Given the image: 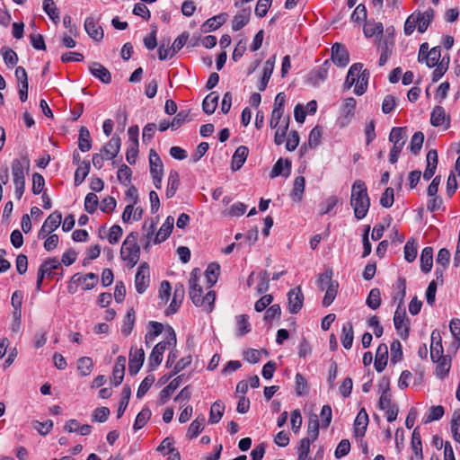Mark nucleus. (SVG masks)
<instances>
[{"instance_id": "obj_1", "label": "nucleus", "mask_w": 460, "mask_h": 460, "mask_svg": "<svg viewBox=\"0 0 460 460\" xmlns=\"http://www.w3.org/2000/svg\"><path fill=\"white\" fill-rule=\"evenodd\" d=\"M350 206L358 220L363 219L370 208V198L366 183L362 180H356L351 187Z\"/></svg>"}, {"instance_id": "obj_2", "label": "nucleus", "mask_w": 460, "mask_h": 460, "mask_svg": "<svg viewBox=\"0 0 460 460\" xmlns=\"http://www.w3.org/2000/svg\"><path fill=\"white\" fill-rule=\"evenodd\" d=\"M150 283V270L147 262H142L135 276V287L138 294H143Z\"/></svg>"}, {"instance_id": "obj_3", "label": "nucleus", "mask_w": 460, "mask_h": 460, "mask_svg": "<svg viewBox=\"0 0 460 460\" xmlns=\"http://www.w3.org/2000/svg\"><path fill=\"white\" fill-rule=\"evenodd\" d=\"M61 221L62 213L58 210H55L45 220L44 224L39 231L38 237L40 239H45L49 234H51L60 226Z\"/></svg>"}, {"instance_id": "obj_4", "label": "nucleus", "mask_w": 460, "mask_h": 460, "mask_svg": "<svg viewBox=\"0 0 460 460\" xmlns=\"http://www.w3.org/2000/svg\"><path fill=\"white\" fill-rule=\"evenodd\" d=\"M304 294L301 287L297 286L290 289L288 293V308L290 314H297L303 307L304 305Z\"/></svg>"}, {"instance_id": "obj_5", "label": "nucleus", "mask_w": 460, "mask_h": 460, "mask_svg": "<svg viewBox=\"0 0 460 460\" xmlns=\"http://www.w3.org/2000/svg\"><path fill=\"white\" fill-rule=\"evenodd\" d=\"M30 159L27 155L22 156L20 159H14L12 162V174L13 182L25 181L24 170H30Z\"/></svg>"}, {"instance_id": "obj_6", "label": "nucleus", "mask_w": 460, "mask_h": 460, "mask_svg": "<svg viewBox=\"0 0 460 460\" xmlns=\"http://www.w3.org/2000/svg\"><path fill=\"white\" fill-rule=\"evenodd\" d=\"M394 327L399 332V335L402 340H406L410 334L409 319L407 318L405 309L400 311L398 305L394 316Z\"/></svg>"}, {"instance_id": "obj_7", "label": "nucleus", "mask_w": 460, "mask_h": 460, "mask_svg": "<svg viewBox=\"0 0 460 460\" xmlns=\"http://www.w3.org/2000/svg\"><path fill=\"white\" fill-rule=\"evenodd\" d=\"M198 271V269H194L190 273V278L189 279L190 283V297L192 301V303L196 306H202L204 305V299H201L203 297L202 293L203 289L198 284V277L196 272Z\"/></svg>"}, {"instance_id": "obj_8", "label": "nucleus", "mask_w": 460, "mask_h": 460, "mask_svg": "<svg viewBox=\"0 0 460 460\" xmlns=\"http://www.w3.org/2000/svg\"><path fill=\"white\" fill-rule=\"evenodd\" d=\"M331 58L338 66L344 67L349 62V54L343 44L336 42L332 47Z\"/></svg>"}, {"instance_id": "obj_9", "label": "nucleus", "mask_w": 460, "mask_h": 460, "mask_svg": "<svg viewBox=\"0 0 460 460\" xmlns=\"http://www.w3.org/2000/svg\"><path fill=\"white\" fill-rule=\"evenodd\" d=\"M145 360V351L143 349H137L134 352L129 353L128 372L134 376L141 369Z\"/></svg>"}, {"instance_id": "obj_10", "label": "nucleus", "mask_w": 460, "mask_h": 460, "mask_svg": "<svg viewBox=\"0 0 460 460\" xmlns=\"http://www.w3.org/2000/svg\"><path fill=\"white\" fill-rule=\"evenodd\" d=\"M184 294H185L184 286L180 283L176 284L175 288H174L172 300L170 305L165 310L166 315L173 314L178 311V309L184 298Z\"/></svg>"}, {"instance_id": "obj_11", "label": "nucleus", "mask_w": 460, "mask_h": 460, "mask_svg": "<svg viewBox=\"0 0 460 460\" xmlns=\"http://www.w3.org/2000/svg\"><path fill=\"white\" fill-rule=\"evenodd\" d=\"M368 421H369V420H368V415L367 413V411L365 410V408H362L358 411V413L354 420L353 432L356 437H364L365 436L367 428L368 425Z\"/></svg>"}, {"instance_id": "obj_12", "label": "nucleus", "mask_w": 460, "mask_h": 460, "mask_svg": "<svg viewBox=\"0 0 460 460\" xmlns=\"http://www.w3.org/2000/svg\"><path fill=\"white\" fill-rule=\"evenodd\" d=\"M120 255L121 259L123 261H128L130 265V268H133L139 261L140 247L139 245H126V249H124V243H122Z\"/></svg>"}, {"instance_id": "obj_13", "label": "nucleus", "mask_w": 460, "mask_h": 460, "mask_svg": "<svg viewBox=\"0 0 460 460\" xmlns=\"http://www.w3.org/2000/svg\"><path fill=\"white\" fill-rule=\"evenodd\" d=\"M89 71L94 77L98 78L103 84H110L111 82V75L110 71L101 63L92 62L89 65Z\"/></svg>"}, {"instance_id": "obj_14", "label": "nucleus", "mask_w": 460, "mask_h": 460, "mask_svg": "<svg viewBox=\"0 0 460 460\" xmlns=\"http://www.w3.org/2000/svg\"><path fill=\"white\" fill-rule=\"evenodd\" d=\"M426 161L427 167L424 171L423 178L426 181H429L434 176L438 163V152L436 149H430L428 152Z\"/></svg>"}, {"instance_id": "obj_15", "label": "nucleus", "mask_w": 460, "mask_h": 460, "mask_svg": "<svg viewBox=\"0 0 460 460\" xmlns=\"http://www.w3.org/2000/svg\"><path fill=\"white\" fill-rule=\"evenodd\" d=\"M394 46V41L393 38L386 37L384 40H379L378 47L381 49V55L378 64L380 66L387 62L389 57L392 55Z\"/></svg>"}, {"instance_id": "obj_16", "label": "nucleus", "mask_w": 460, "mask_h": 460, "mask_svg": "<svg viewBox=\"0 0 460 460\" xmlns=\"http://www.w3.org/2000/svg\"><path fill=\"white\" fill-rule=\"evenodd\" d=\"M165 334H166V340L158 342L155 347L154 349L158 351L160 354H164V350L167 347L176 346L177 338L174 329L171 325H167L165 328Z\"/></svg>"}, {"instance_id": "obj_17", "label": "nucleus", "mask_w": 460, "mask_h": 460, "mask_svg": "<svg viewBox=\"0 0 460 460\" xmlns=\"http://www.w3.org/2000/svg\"><path fill=\"white\" fill-rule=\"evenodd\" d=\"M388 360V348L386 344L382 343L377 347L374 362L375 369L382 372L385 368Z\"/></svg>"}, {"instance_id": "obj_18", "label": "nucleus", "mask_w": 460, "mask_h": 460, "mask_svg": "<svg viewBox=\"0 0 460 460\" xmlns=\"http://www.w3.org/2000/svg\"><path fill=\"white\" fill-rule=\"evenodd\" d=\"M126 368V358L124 356H119L116 358L115 366L112 371V384L115 386L119 385L124 378Z\"/></svg>"}, {"instance_id": "obj_19", "label": "nucleus", "mask_w": 460, "mask_h": 460, "mask_svg": "<svg viewBox=\"0 0 460 460\" xmlns=\"http://www.w3.org/2000/svg\"><path fill=\"white\" fill-rule=\"evenodd\" d=\"M183 375L178 376L172 379L168 385H166L159 394V403L165 404L173 392L180 386L182 381Z\"/></svg>"}, {"instance_id": "obj_20", "label": "nucleus", "mask_w": 460, "mask_h": 460, "mask_svg": "<svg viewBox=\"0 0 460 460\" xmlns=\"http://www.w3.org/2000/svg\"><path fill=\"white\" fill-rule=\"evenodd\" d=\"M249 149L245 146H240L239 147L236 148L233 155L231 163V168L234 172L238 171L242 168V166L243 165L247 159Z\"/></svg>"}, {"instance_id": "obj_21", "label": "nucleus", "mask_w": 460, "mask_h": 460, "mask_svg": "<svg viewBox=\"0 0 460 460\" xmlns=\"http://www.w3.org/2000/svg\"><path fill=\"white\" fill-rule=\"evenodd\" d=\"M121 139L118 135H113L111 140L102 148V152L106 155V159H113L119 152Z\"/></svg>"}, {"instance_id": "obj_22", "label": "nucleus", "mask_w": 460, "mask_h": 460, "mask_svg": "<svg viewBox=\"0 0 460 460\" xmlns=\"http://www.w3.org/2000/svg\"><path fill=\"white\" fill-rule=\"evenodd\" d=\"M174 218L172 216H168L164 223L160 227L159 231L154 238L155 243H160L165 241L171 234L173 229Z\"/></svg>"}, {"instance_id": "obj_23", "label": "nucleus", "mask_w": 460, "mask_h": 460, "mask_svg": "<svg viewBox=\"0 0 460 460\" xmlns=\"http://www.w3.org/2000/svg\"><path fill=\"white\" fill-rule=\"evenodd\" d=\"M442 339L438 330H434L431 332V343H430V358L431 360H438V357L443 355Z\"/></svg>"}, {"instance_id": "obj_24", "label": "nucleus", "mask_w": 460, "mask_h": 460, "mask_svg": "<svg viewBox=\"0 0 460 460\" xmlns=\"http://www.w3.org/2000/svg\"><path fill=\"white\" fill-rule=\"evenodd\" d=\"M291 171V161L289 159L279 158L273 165L270 172V178H275L279 175L285 177L289 176Z\"/></svg>"}, {"instance_id": "obj_25", "label": "nucleus", "mask_w": 460, "mask_h": 460, "mask_svg": "<svg viewBox=\"0 0 460 460\" xmlns=\"http://www.w3.org/2000/svg\"><path fill=\"white\" fill-rule=\"evenodd\" d=\"M84 29L87 34L94 40L100 41L103 38V30L97 25L93 17H88L84 22Z\"/></svg>"}, {"instance_id": "obj_26", "label": "nucleus", "mask_w": 460, "mask_h": 460, "mask_svg": "<svg viewBox=\"0 0 460 460\" xmlns=\"http://www.w3.org/2000/svg\"><path fill=\"white\" fill-rule=\"evenodd\" d=\"M434 363H437L436 366V375L440 377L441 379L445 378L451 367V358L448 355H442L441 357H438V360L434 358L432 360Z\"/></svg>"}, {"instance_id": "obj_27", "label": "nucleus", "mask_w": 460, "mask_h": 460, "mask_svg": "<svg viewBox=\"0 0 460 460\" xmlns=\"http://www.w3.org/2000/svg\"><path fill=\"white\" fill-rule=\"evenodd\" d=\"M415 14L418 16V31L420 33H423L428 29L429 25L433 20L434 17V10L432 8H429L424 13H421L420 11L414 12Z\"/></svg>"}, {"instance_id": "obj_28", "label": "nucleus", "mask_w": 460, "mask_h": 460, "mask_svg": "<svg viewBox=\"0 0 460 460\" xmlns=\"http://www.w3.org/2000/svg\"><path fill=\"white\" fill-rule=\"evenodd\" d=\"M226 13H219L208 19L202 25V32L215 31L222 26L226 22Z\"/></svg>"}, {"instance_id": "obj_29", "label": "nucleus", "mask_w": 460, "mask_h": 460, "mask_svg": "<svg viewBox=\"0 0 460 460\" xmlns=\"http://www.w3.org/2000/svg\"><path fill=\"white\" fill-rule=\"evenodd\" d=\"M420 269L424 273H429L433 266V248L430 246L425 247L420 258Z\"/></svg>"}, {"instance_id": "obj_30", "label": "nucleus", "mask_w": 460, "mask_h": 460, "mask_svg": "<svg viewBox=\"0 0 460 460\" xmlns=\"http://www.w3.org/2000/svg\"><path fill=\"white\" fill-rule=\"evenodd\" d=\"M447 120V127L449 126V117H447L445 109L442 106H435L430 114V123L434 127H439L445 124Z\"/></svg>"}, {"instance_id": "obj_31", "label": "nucleus", "mask_w": 460, "mask_h": 460, "mask_svg": "<svg viewBox=\"0 0 460 460\" xmlns=\"http://www.w3.org/2000/svg\"><path fill=\"white\" fill-rule=\"evenodd\" d=\"M149 166L151 175L164 174L162 159L155 149H151L149 152Z\"/></svg>"}, {"instance_id": "obj_32", "label": "nucleus", "mask_w": 460, "mask_h": 460, "mask_svg": "<svg viewBox=\"0 0 460 460\" xmlns=\"http://www.w3.org/2000/svg\"><path fill=\"white\" fill-rule=\"evenodd\" d=\"M305 186V179L304 176H297L295 178L293 189L290 193V197L294 201L300 202L303 199Z\"/></svg>"}, {"instance_id": "obj_33", "label": "nucleus", "mask_w": 460, "mask_h": 460, "mask_svg": "<svg viewBox=\"0 0 460 460\" xmlns=\"http://www.w3.org/2000/svg\"><path fill=\"white\" fill-rule=\"evenodd\" d=\"M251 12L249 9H243L235 14L232 20V29L234 31L241 30L250 21Z\"/></svg>"}, {"instance_id": "obj_34", "label": "nucleus", "mask_w": 460, "mask_h": 460, "mask_svg": "<svg viewBox=\"0 0 460 460\" xmlns=\"http://www.w3.org/2000/svg\"><path fill=\"white\" fill-rule=\"evenodd\" d=\"M219 95L216 92H211L208 93L202 102V110L206 114L211 115L215 112L217 103H218Z\"/></svg>"}, {"instance_id": "obj_35", "label": "nucleus", "mask_w": 460, "mask_h": 460, "mask_svg": "<svg viewBox=\"0 0 460 460\" xmlns=\"http://www.w3.org/2000/svg\"><path fill=\"white\" fill-rule=\"evenodd\" d=\"M91 169V163L88 160L82 161L81 164L76 168L75 172V185L79 186L88 176Z\"/></svg>"}, {"instance_id": "obj_36", "label": "nucleus", "mask_w": 460, "mask_h": 460, "mask_svg": "<svg viewBox=\"0 0 460 460\" xmlns=\"http://www.w3.org/2000/svg\"><path fill=\"white\" fill-rule=\"evenodd\" d=\"M357 102L355 98L349 97L344 100L343 111L345 112L344 119L340 121L341 127H344L354 116V110L356 108Z\"/></svg>"}, {"instance_id": "obj_37", "label": "nucleus", "mask_w": 460, "mask_h": 460, "mask_svg": "<svg viewBox=\"0 0 460 460\" xmlns=\"http://www.w3.org/2000/svg\"><path fill=\"white\" fill-rule=\"evenodd\" d=\"M78 148L82 152H87L92 148V139L89 130L83 126L79 129Z\"/></svg>"}, {"instance_id": "obj_38", "label": "nucleus", "mask_w": 460, "mask_h": 460, "mask_svg": "<svg viewBox=\"0 0 460 460\" xmlns=\"http://www.w3.org/2000/svg\"><path fill=\"white\" fill-rule=\"evenodd\" d=\"M354 339V331H353V325L350 322L347 323L342 327V333L341 337V341L342 343V346L346 349H349L352 347Z\"/></svg>"}, {"instance_id": "obj_39", "label": "nucleus", "mask_w": 460, "mask_h": 460, "mask_svg": "<svg viewBox=\"0 0 460 460\" xmlns=\"http://www.w3.org/2000/svg\"><path fill=\"white\" fill-rule=\"evenodd\" d=\"M411 449L413 453L415 454L416 457H418L420 460L423 459V453H422V443H421V437L420 432V428L416 427L413 429L412 436H411Z\"/></svg>"}, {"instance_id": "obj_40", "label": "nucleus", "mask_w": 460, "mask_h": 460, "mask_svg": "<svg viewBox=\"0 0 460 460\" xmlns=\"http://www.w3.org/2000/svg\"><path fill=\"white\" fill-rule=\"evenodd\" d=\"M224 411H225V404L222 402V401H220V400L216 401L211 405L208 421L211 424H216V423L219 422V420H221V418L224 414Z\"/></svg>"}, {"instance_id": "obj_41", "label": "nucleus", "mask_w": 460, "mask_h": 460, "mask_svg": "<svg viewBox=\"0 0 460 460\" xmlns=\"http://www.w3.org/2000/svg\"><path fill=\"white\" fill-rule=\"evenodd\" d=\"M205 417H197L190 425L187 432V438L190 439L195 438L202 432L204 429Z\"/></svg>"}, {"instance_id": "obj_42", "label": "nucleus", "mask_w": 460, "mask_h": 460, "mask_svg": "<svg viewBox=\"0 0 460 460\" xmlns=\"http://www.w3.org/2000/svg\"><path fill=\"white\" fill-rule=\"evenodd\" d=\"M164 329V327L161 323L150 321L148 323V332L145 336L146 343L148 344L149 341H153L163 332Z\"/></svg>"}, {"instance_id": "obj_43", "label": "nucleus", "mask_w": 460, "mask_h": 460, "mask_svg": "<svg viewBox=\"0 0 460 460\" xmlns=\"http://www.w3.org/2000/svg\"><path fill=\"white\" fill-rule=\"evenodd\" d=\"M385 381V388L383 390L382 394L379 398L378 406L381 410H385L390 407L392 403V394L390 393V381L389 378L383 377V382Z\"/></svg>"}, {"instance_id": "obj_44", "label": "nucleus", "mask_w": 460, "mask_h": 460, "mask_svg": "<svg viewBox=\"0 0 460 460\" xmlns=\"http://www.w3.org/2000/svg\"><path fill=\"white\" fill-rule=\"evenodd\" d=\"M363 67V65L361 63H355L353 64L347 74V77L344 83V88L345 89H350L352 85L358 82V77L356 74H359L361 69Z\"/></svg>"}, {"instance_id": "obj_45", "label": "nucleus", "mask_w": 460, "mask_h": 460, "mask_svg": "<svg viewBox=\"0 0 460 460\" xmlns=\"http://www.w3.org/2000/svg\"><path fill=\"white\" fill-rule=\"evenodd\" d=\"M247 314H240L236 317V336L243 337L251 332V324Z\"/></svg>"}, {"instance_id": "obj_46", "label": "nucleus", "mask_w": 460, "mask_h": 460, "mask_svg": "<svg viewBox=\"0 0 460 460\" xmlns=\"http://www.w3.org/2000/svg\"><path fill=\"white\" fill-rule=\"evenodd\" d=\"M136 313L134 308H130L124 318L123 324L121 327V333L124 336H128L135 325Z\"/></svg>"}, {"instance_id": "obj_47", "label": "nucleus", "mask_w": 460, "mask_h": 460, "mask_svg": "<svg viewBox=\"0 0 460 460\" xmlns=\"http://www.w3.org/2000/svg\"><path fill=\"white\" fill-rule=\"evenodd\" d=\"M131 396V389L130 387L126 385H124L122 392H121V398L119 400L118 411H117V418L119 419L124 414V411H126L128 404L129 402Z\"/></svg>"}, {"instance_id": "obj_48", "label": "nucleus", "mask_w": 460, "mask_h": 460, "mask_svg": "<svg viewBox=\"0 0 460 460\" xmlns=\"http://www.w3.org/2000/svg\"><path fill=\"white\" fill-rule=\"evenodd\" d=\"M206 278L208 283V288L213 287L219 277L220 274V265L217 262H212L208 264L206 271Z\"/></svg>"}, {"instance_id": "obj_49", "label": "nucleus", "mask_w": 460, "mask_h": 460, "mask_svg": "<svg viewBox=\"0 0 460 460\" xmlns=\"http://www.w3.org/2000/svg\"><path fill=\"white\" fill-rule=\"evenodd\" d=\"M405 127H395L393 128L390 135H389V140L394 143V145L402 146H403L405 144Z\"/></svg>"}, {"instance_id": "obj_50", "label": "nucleus", "mask_w": 460, "mask_h": 460, "mask_svg": "<svg viewBox=\"0 0 460 460\" xmlns=\"http://www.w3.org/2000/svg\"><path fill=\"white\" fill-rule=\"evenodd\" d=\"M383 31L384 27L382 22H366L363 28L364 34L367 38H371L374 35H381Z\"/></svg>"}, {"instance_id": "obj_51", "label": "nucleus", "mask_w": 460, "mask_h": 460, "mask_svg": "<svg viewBox=\"0 0 460 460\" xmlns=\"http://www.w3.org/2000/svg\"><path fill=\"white\" fill-rule=\"evenodd\" d=\"M441 57V49L440 47H434L432 48L429 52L426 53L425 57H423L424 60L426 61V65L429 67H435L439 61V58Z\"/></svg>"}, {"instance_id": "obj_52", "label": "nucleus", "mask_w": 460, "mask_h": 460, "mask_svg": "<svg viewBox=\"0 0 460 460\" xmlns=\"http://www.w3.org/2000/svg\"><path fill=\"white\" fill-rule=\"evenodd\" d=\"M403 256L408 262H412L417 257L416 241L411 238L407 241L403 248Z\"/></svg>"}, {"instance_id": "obj_53", "label": "nucleus", "mask_w": 460, "mask_h": 460, "mask_svg": "<svg viewBox=\"0 0 460 460\" xmlns=\"http://www.w3.org/2000/svg\"><path fill=\"white\" fill-rule=\"evenodd\" d=\"M61 267L59 261L57 258H49L40 266V270H46V276L48 278H53V270H58Z\"/></svg>"}, {"instance_id": "obj_54", "label": "nucleus", "mask_w": 460, "mask_h": 460, "mask_svg": "<svg viewBox=\"0 0 460 460\" xmlns=\"http://www.w3.org/2000/svg\"><path fill=\"white\" fill-rule=\"evenodd\" d=\"M339 288V283L338 281H334V283H332L327 288L325 289V295L323 299V305L324 307H327L332 305V303L334 301Z\"/></svg>"}, {"instance_id": "obj_55", "label": "nucleus", "mask_w": 460, "mask_h": 460, "mask_svg": "<svg viewBox=\"0 0 460 460\" xmlns=\"http://www.w3.org/2000/svg\"><path fill=\"white\" fill-rule=\"evenodd\" d=\"M93 368V359L89 357H82L77 361V369L81 376H86L91 374Z\"/></svg>"}, {"instance_id": "obj_56", "label": "nucleus", "mask_w": 460, "mask_h": 460, "mask_svg": "<svg viewBox=\"0 0 460 460\" xmlns=\"http://www.w3.org/2000/svg\"><path fill=\"white\" fill-rule=\"evenodd\" d=\"M366 304L373 310H376L381 305V294L377 288H372L367 297Z\"/></svg>"}, {"instance_id": "obj_57", "label": "nucleus", "mask_w": 460, "mask_h": 460, "mask_svg": "<svg viewBox=\"0 0 460 460\" xmlns=\"http://www.w3.org/2000/svg\"><path fill=\"white\" fill-rule=\"evenodd\" d=\"M445 413V409L442 405L431 406L429 413L425 416L423 422L425 424L440 420Z\"/></svg>"}, {"instance_id": "obj_58", "label": "nucleus", "mask_w": 460, "mask_h": 460, "mask_svg": "<svg viewBox=\"0 0 460 460\" xmlns=\"http://www.w3.org/2000/svg\"><path fill=\"white\" fill-rule=\"evenodd\" d=\"M319 426L320 424L317 415L312 414L309 418L307 429L308 435L310 436L309 438L312 442L317 439L319 436Z\"/></svg>"}, {"instance_id": "obj_59", "label": "nucleus", "mask_w": 460, "mask_h": 460, "mask_svg": "<svg viewBox=\"0 0 460 460\" xmlns=\"http://www.w3.org/2000/svg\"><path fill=\"white\" fill-rule=\"evenodd\" d=\"M152 415V412L149 408L145 407L136 417L135 423H134V429L138 430L142 429L148 420L150 419Z\"/></svg>"}, {"instance_id": "obj_60", "label": "nucleus", "mask_w": 460, "mask_h": 460, "mask_svg": "<svg viewBox=\"0 0 460 460\" xmlns=\"http://www.w3.org/2000/svg\"><path fill=\"white\" fill-rule=\"evenodd\" d=\"M332 275L333 272L331 269H327L323 273L319 275L317 284L320 290L323 291L332 283H334L335 280H332Z\"/></svg>"}, {"instance_id": "obj_61", "label": "nucleus", "mask_w": 460, "mask_h": 460, "mask_svg": "<svg viewBox=\"0 0 460 460\" xmlns=\"http://www.w3.org/2000/svg\"><path fill=\"white\" fill-rule=\"evenodd\" d=\"M424 141V134L421 131H417L411 137L410 149L414 155H418L422 147Z\"/></svg>"}, {"instance_id": "obj_62", "label": "nucleus", "mask_w": 460, "mask_h": 460, "mask_svg": "<svg viewBox=\"0 0 460 460\" xmlns=\"http://www.w3.org/2000/svg\"><path fill=\"white\" fill-rule=\"evenodd\" d=\"M452 436L457 443L460 444V411H455L451 420Z\"/></svg>"}, {"instance_id": "obj_63", "label": "nucleus", "mask_w": 460, "mask_h": 460, "mask_svg": "<svg viewBox=\"0 0 460 460\" xmlns=\"http://www.w3.org/2000/svg\"><path fill=\"white\" fill-rule=\"evenodd\" d=\"M118 180L125 186H128L131 182L132 171L127 164H122L117 173Z\"/></svg>"}, {"instance_id": "obj_64", "label": "nucleus", "mask_w": 460, "mask_h": 460, "mask_svg": "<svg viewBox=\"0 0 460 460\" xmlns=\"http://www.w3.org/2000/svg\"><path fill=\"white\" fill-rule=\"evenodd\" d=\"M99 199L96 194L90 192L86 195L84 199V209L89 214H93L98 207Z\"/></svg>"}]
</instances>
